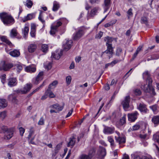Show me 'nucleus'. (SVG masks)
I'll use <instances>...</instances> for the list:
<instances>
[{
  "label": "nucleus",
  "instance_id": "obj_13",
  "mask_svg": "<svg viewBox=\"0 0 159 159\" xmlns=\"http://www.w3.org/2000/svg\"><path fill=\"white\" fill-rule=\"evenodd\" d=\"M104 40L106 42V45H112L111 43L114 40L116 42V38H113L108 36L105 37L104 39Z\"/></svg>",
  "mask_w": 159,
  "mask_h": 159
},
{
  "label": "nucleus",
  "instance_id": "obj_31",
  "mask_svg": "<svg viewBox=\"0 0 159 159\" xmlns=\"http://www.w3.org/2000/svg\"><path fill=\"white\" fill-rule=\"evenodd\" d=\"M59 5L56 1H54L53 3L52 10L53 11H57L59 8Z\"/></svg>",
  "mask_w": 159,
  "mask_h": 159
},
{
  "label": "nucleus",
  "instance_id": "obj_29",
  "mask_svg": "<svg viewBox=\"0 0 159 159\" xmlns=\"http://www.w3.org/2000/svg\"><path fill=\"white\" fill-rule=\"evenodd\" d=\"M62 143L58 144L56 146L54 150V153L53 154V155L55 156L58 153L59 150L61 147Z\"/></svg>",
  "mask_w": 159,
  "mask_h": 159
},
{
  "label": "nucleus",
  "instance_id": "obj_50",
  "mask_svg": "<svg viewBox=\"0 0 159 159\" xmlns=\"http://www.w3.org/2000/svg\"><path fill=\"white\" fill-rule=\"evenodd\" d=\"M150 108L154 112H155L157 109V105H154L152 106H150Z\"/></svg>",
  "mask_w": 159,
  "mask_h": 159
},
{
  "label": "nucleus",
  "instance_id": "obj_43",
  "mask_svg": "<svg viewBox=\"0 0 159 159\" xmlns=\"http://www.w3.org/2000/svg\"><path fill=\"white\" fill-rule=\"evenodd\" d=\"M6 116V113L5 111L0 112V119L3 120Z\"/></svg>",
  "mask_w": 159,
  "mask_h": 159
},
{
  "label": "nucleus",
  "instance_id": "obj_12",
  "mask_svg": "<svg viewBox=\"0 0 159 159\" xmlns=\"http://www.w3.org/2000/svg\"><path fill=\"white\" fill-rule=\"evenodd\" d=\"M83 34V30H79L75 34H74L73 39L75 40L78 39L82 36Z\"/></svg>",
  "mask_w": 159,
  "mask_h": 159
},
{
  "label": "nucleus",
  "instance_id": "obj_63",
  "mask_svg": "<svg viewBox=\"0 0 159 159\" xmlns=\"http://www.w3.org/2000/svg\"><path fill=\"white\" fill-rule=\"evenodd\" d=\"M147 136V134H140L139 135V137L141 139H146Z\"/></svg>",
  "mask_w": 159,
  "mask_h": 159
},
{
  "label": "nucleus",
  "instance_id": "obj_17",
  "mask_svg": "<svg viewBox=\"0 0 159 159\" xmlns=\"http://www.w3.org/2000/svg\"><path fill=\"white\" fill-rule=\"evenodd\" d=\"M115 140L119 144L124 143L125 142L126 138L125 136L123 137H117L115 136Z\"/></svg>",
  "mask_w": 159,
  "mask_h": 159
},
{
  "label": "nucleus",
  "instance_id": "obj_3",
  "mask_svg": "<svg viewBox=\"0 0 159 159\" xmlns=\"http://www.w3.org/2000/svg\"><path fill=\"white\" fill-rule=\"evenodd\" d=\"M130 101V97L129 96H126L121 104L124 109L126 111L129 107V103Z\"/></svg>",
  "mask_w": 159,
  "mask_h": 159
},
{
  "label": "nucleus",
  "instance_id": "obj_22",
  "mask_svg": "<svg viewBox=\"0 0 159 159\" xmlns=\"http://www.w3.org/2000/svg\"><path fill=\"white\" fill-rule=\"evenodd\" d=\"M37 48V46L35 44H30L28 47V51L30 52H32L34 51Z\"/></svg>",
  "mask_w": 159,
  "mask_h": 159
},
{
  "label": "nucleus",
  "instance_id": "obj_25",
  "mask_svg": "<svg viewBox=\"0 0 159 159\" xmlns=\"http://www.w3.org/2000/svg\"><path fill=\"white\" fill-rule=\"evenodd\" d=\"M75 138L74 137L70 138V141L68 143V147H73L75 145Z\"/></svg>",
  "mask_w": 159,
  "mask_h": 159
},
{
  "label": "nucleus",
  "instance_id": "obj_30",
  "mask_svg": "<svg viewBox=\"0 0 159 159\" xmlns=\"http://www.w3.org/2000/svg\"><path fill=\"white\" fill-rule=\"evenodd\" d=\"M33 18V14H29L26 17H25L24 19H22V20L23 22H25L26 21L30 20L32 19Z\"/></svg>",
  "mask_w": 159,
  "mask_h": 159
},
{
  "label": "nucleus",
  "instance_id": "obj_57",
  "mask_svg": "<svg viewBox=\"0 0 159 159\" xmlns=\"http://www.w3.org/2000/svg\"><path fill=\"white\" fill-rule=\"evenodd\" d=\"M44 124V120L43 117H41L39 121L38 124L39 125H43Z\"/></svg>",
  "mask_w": 159,
  "mask_h": 159
},
{
  "label": "nucleus",
  "instance_id": "obj_53",
  "mask_svg": "<svg viewBox=\"0 0 159 159\" xmlns=\"http://www.w3.org/2000/svg\"><path fill=\"white\" fill-rule=\"evenodd\" d=\"M66 83L68 85H69L71 82V77L70 76H68L66 77Z\"/></svg>",
  "mask_w": 159,
  "mask_h": 159
},
{
  "label": "nucleus",
  "instance_id": "obj_19",
  "mask_svg": "<svg viewBox=\"0 0 159 159\" xmlns=\"http://www.w3.org/2000/svg\"><path fill=\"white\" fill-rule=\"evenodd\" d=\"M138 109L141 112L144 113L147 112V109L146 106L143 103H140Z\"/></svg>",
  "mask_w": 159,
  "mask_h": 159
},
{
  "label": "nucleus",
  "instance_id": "obj_24",
  "mask_svg": "<svg viewBox=\"0 0 159 159\" xmlns=\"http://www.w3.org/2000/svg\"><path fill=\"white\" fill-rule=\"evenodd\" d=\"M20 55L19 51L17 49H15L11 52V55L14 57H17Z\"/></svg>",
  "mask_w": 159,
  "mask_h": 159
},
{
  "label": "nucleus",
  "instance_id": "obj_52",
  "mask_svg": "<svg viewBox=\"0 0 159 159\" xmlns=\"http://www.w3.org/2000/svg\"><path fill=\"white\" fill-rule=\"evenodd\" d=\"M103 33L100 31L99 33L95 35V38L97 39H100L103 35Z\"/></svg>",
  "mask_w": 159,
  "mask_h": 159
},
{
  "label": "nucleus",
  "instance_id": "obj_58",
  "mask_svg": "<svg viewBox=\"0 0 159 159\" xmlns=\"http://www.w3.org/2000/svg\"><path fill=\"white\" fill-rule=\"evenodd\" d=\"M100 2V0H89V2L92 4L98 3Z\"/></svg>",
  "mask_w": 159,
  "mask_h": 159
},
{
  "label": "nucleus",
  "instance_id": "obj_23",
  "mask_svg": "<svg viewBox=\"0 0 159 159\" xmlns=\"http://www.w3.org/2000/svg\"><path fill=\"white\" fill-rule=\"evenodd\" d=\"M50 107L55 109L58 111H61L63 109L64 106H60L59 104H56L51 106H50Z\"/></svg>",
  "mask_w": 159,
  "mask_h": 159
},
{
  "label": "nucleus",
  "instance_id": "obj_28",
  "mask_svg": "<svg viewBox=\"0 0 159 159\" xmlns=\"http://www.w3.org/2000/svg\"><path fill=\"white\" fill-rule=\"evenodd\" d=\"M17 84V79L16 77L11 78V87L16 86Z\"/></svg>",
  "mask_w": 159,
  "mask_h": 159
},
{
  "label": "nucleus",
  "instance_id": "obj_2",
  "mask_svg": "<svg viewBox=\"0 0 159 159\" xmlns=\"http://www.w3.org/2000/svg\"><path fill=\"white\" fill-rule=\"evenodd\" d=\"M0 18L4 24L10 23V16L7 13L3 12L0 13Z\"/></svg>",
  "mask_w": 159,
  "mask_h": 159
},
{
  "label": "nucleus",
  "instance_id": "obj_54",
  "mask_svg": "<svg viewBox=\"0 0 159 159\" xmlns=\"http://www.w3.org/2000/svg\"><path fill=\"white\" fill-rule=\"evenodd\" d=\"M19 130L20 135L22 136L25 132V129L22 127H20L19 128Z\"/></svg>",
  "mask_w": 159,
  "mask_h": 159
},
{
  "label": "nucleus",
  "instance_id": "obj_59",
  "mask_svg": "<svg viewBox=\"0 0 159 159\" xmlns=\"http://www.w3.org/2000/svg\"><path fill=\"white\" fill-rule=\"evenodd\" d=\"M6 75L5 74L2 75L1 77L2 82L4 84L5 82V79L6 78Z\"/></svg>",
  "mask_w": 159,
  "mask_h": 159
},
{
  "label": "nucleus",
  "instance_id": "obj_46",
  "mask_svg": "<svg viewBox=\"0 0 159 159\" xmlns=\"http://www.w3.org/2000/svg\"><path fill=\"white\" fill-rule=\"evenodd\" d=\"M125 116H123L120 120V124L121 125H123L125 123Z\"/></svg>",
  "mask_w": 159,
  "mask_h": 159
},
{
  "label": "nucleus",
  "instance_id": "obj_42",
  "mask_svg": "<svg viewBox=\"0 0 159 159\" xmlns=\"http://www.w3.org/2000/svg\"><path fill=\"white\" fill-rule=\"evenodd\" d=\"M60 56H61L59 54H55L54 53H52L51 57L56 59L58 60L60 58Z\"/></svg>",
  "mask_w": 159,
  "mask_h": 159
},
{
  "label": "nucleus",
  "instance_id": "obj_38",
  "mask_svg": "<svg viewBox=\"0 0 159 159\" xmlns=\"http://www.w3.org/2000/svg\"><path fill=\"white\" fill-rule=\"evenodd\" d=\"M116 20L111 21V22L105 24L104 25V26L106 28H107L112 26L116 23Z\"/></svg>",
  "mask_w": 159,
  "mask_h": 159
},
{
  "label": "nucleus",
  "instance_id": "obj_55",
  "mask_svg": "<svg viewBox=\"0 0 159 159\" xmlns=\"http://www.w3.org/2000/svg\"><path fill=\"white\" fill-rule=\"evenodd\" d=\"M47 92H48V91H46L44 94L43 96L41 98V99L42 100H44L48 98V95Z\"/></svg>",
  "mask_w": 159,
  "mask_h": 159
},
{
  "label": "nucleus",
  "instance_id": "obj_15",
  "mask_svg": "<svg viewBox=\"0 0 159 159\" xmlns=\"http://www.w3.org/2000/svg\"><path fill=\"white\" fill-rule=\"evenodd\" d=\"M111 0H104V12H106L110 6Z\"/></svg>",
  "mask_w": 159,
  "mask_h": 159
},
{
  "label": "nucleus",
  "instance_id": "obj_18",
  "mask_svg": "<svg viewBox=\"0 0 159 159\" xmlns=\"http://www.w3.org/2000/svg\"><path fill=\"white\" fill-rule=\"evenodd\" d=\"M7 106V101L4 99L0 98V109L4 108Z\"/></svg>",
  "mask_w": 159,
  "mask_h": 159
},
{
  "label": "nucleus",
  "instance_id": "obj_27",
  "mask_svg": "<svg viewBox=\"0 0 159 159\" xmlns=\"http://www.w3.org/2000/svg\"><path fill=\"white\" fill-rule=\"evenodd\" d=\"M25 70L27 72L32 73L35 71L36 68L35 67H32L31 66H29L25 68Z\"/></svg>",
  "mask_w": 159,
  "mask_h": 159
},
{
  "label": "nucleus",
  "instance_id": "obj_20",
  "mask_svg": "<svg viewBox=\"0 0 159 159\" xmlns=\"http://www.w3.org/2000/svg\"><path fill=\"white\" fill-rule=\"evenodd\" d=\"M14 66L16 67V68L17 69V71L18 73H19V72L22 69L23 67L22 65L20 63H19L18 64L15 65H14L12 63H11V68L14 67Z\"/></svg>",
  "mask_w": 159,
  "mask_h": 159
},
{
  "label": "nucleus",
  "instance_id": "obj_33",
  "mask_svg": "<svg viewBox=\"0 0 159 159\" xmlns=\"http://www.w3.org/2000/svg\"><path fill=\"white\" fill-rule=\"evenodd\" d=\"M57 29L56 27L52 25L51 27V30L50 32V34L52 35L55 34L56 32L57 31Z\"/></svg>",
  "mask_w": 159,
  "mask_h": 159
},
{
  "label": "nucleus",
  "instance_id": "obj_6",
  "mask_svg": "<svg viewBox=\"0 0 159 159\" xmlns=\"http://www.w3.org/2000/svg\"><path fill=\"white\" fill-rule=\"evenodd\" d=\"M1 129L4 134V139L6 140H9L10 139V132L7 127L5 126H3L2 127Z\"/></svg>",
  "mask_w": 159,
  "mask_h": 159
},
{
  "label": "nucleus",
  "instance_id": "obj_7",
  "mask_svg": "<svg viewBox=\"0 0 159 159\" xmlns=\"http://www.w3.org/2000/svg\"><path fill=\"white\" fill-rule=\"evenodd\" d=\"M139 115V113L137 111H135L134 112L129 114H128V120L131 122H134L137 118V116Z\"/></svg>",
  "mask_w": 159,
  "mask_h": 159
},
{
  "label": "nucleus",
  "instance_id": "obj_49",
  "mask_svg": "<svg viewBox=\"0 0 159 159\" xmlns=\"http://www.w3.org/2000/svg\"><path fill=\"white\" fill-rule=\"evenodd\" d=\"M140 128V125H139L137 124L134 125L132 127L131 130L133 131L139 129Z\"/></svg>",
  "mask_w": 159,
  "mask_h": 159
},
{
  "label": "nucleus",
  "instance_id": "obj_60",
  "mask_svg": "<svg viewBox=\"0 0 159 159\" xmlns=\"http://www.w3.org/2000/svg\"><path fill=\"white\" fill-rule=\"evenodd\" d=\"M36 30H31L30 34L32 37H35V36Z\"/></svg>",
  "mask_w": 159,
  "mask_h": 159
},
{
  "label": "nucleus",
  "instance_id": "obj_41",
  "mask_svg": "<svg viewBox=\"0 0 159 159\" xmlns=\"http://www.w3.org/2000/svg\"><path fill=\"white\" fill-rule=\"evenodd\" d=\"M141 22L142 23H144L146 25H147L148 23V20L147 18L145 16L142 17L141 19Z\"/></svg>",
  "mask_w": 159,
  "mask_h": 159
},
{
  "label": "nucleus",
  "instance_id": "obj_14",
  "mask_svg": "<svg viewBox=\"0 0 159 159\" xmlns=\"http://www.w3.org/2000/svg\"><path fill=\"white\" fill-rule=\"evenodd\" d=\"M107 47V50L103 52V53H106L107 54L109 53L111 55H112L113 53V48L112 47V45H106Z\"/></svg>",
  "mask_w": 159,
  "mask_h": 159
},
{
  "label": "nucleus",
  "instance_id": "obj_11",
  "mask_svg": "<svg viewBox=\"0 0 159 159\" xmlns=\"http://www.w3.org/2000/svg\"><path fill=\"white\" fill-rule=\"evenodd\" d=\"M94 152V150L93 149L89 151L88 155L83 154L81 155L80 157L81 159H91L92 157V155Z\"/></svg>",
  "mask_w": 159,
  "mask_h": 159
},
{
  "label": "nucleus",
  "instance_id": "obj_56",
  "mask_svg": "<svg viewBox=\"0 0 159 159\" xmlns=\"http://www.w3.org/2000/svg\"><path fill=\"white\" fill-rule=\"evenodd\" d=\"M45 82V81H44L41 85L39 86L37 88L35 89L34 90V92L35 93L36 92H37V91L39 90L43 86H44V85Z\"/></svg>",
  "mask_w": 159,
  "mask_h": 159
},
{
  "label": "nucleus",
  "instance_id": "obj_48",
  "mask_svg": "<svg viewBox=\"0 0 159 159\" xmlns=\"http://www.w3.org/2000/svg\"><path fill=\"white\" fill-rule=\"evenodd\" d=\"M58 83L57 82V81H54L51 84H50L48 88L52 89V86H55Z\"/></svg>",
  "mask_w": 159,
  "mask_h": 159
},
{
  "label": "nucleus",
  "instance_id": "obj_4",
  "mask_svg": "<svg viewBox=\"0 0 159 159\" xmlns=\"http://www.w3.org/2000/svg\"><path fill=\"white\" fill-rule=\"evenodd\" d=\"M32 87V85L31 84H27L24 87L23 89H21L17 91V93L22 94H26L29 92L31 88Z\"/></svg>",
  "mask_w": 159,
  "mask_h": 159
},
{
  "label": "nucleus",
  "instance_id": "obj_62",
  "mask_svg": "<svg viewBox=\"0 0 159 159\" xmlns=\"http://www.w3.org/2000/svg\"><path fill=\"white\" fill-rule=\"evenodd\" d=\"M36 25L34 24H31V30H36Z\"/></svg>",
  "mask_w": 159,
  "mask_h": 159
},
{
  "label": "nucleus",
  "instance_id": "obj_34",
  "mask_svg": "<svg viewBox=\"0 0 159 159\" xmlns=\"http://www.w3.org/2000/svg\"><path fill=\"white\" fill-rule=\"evenodd\" d=\"M25 6L29 8H31L33 3L31 0H27L25 2Z\"/></svg>",
  "mask_w": 159,
  "mask_h": 159
},
{
  "label": "nucleus",
  "instance_id": "obj_44",
  "mask_svg": "<svg viewBox=\"0 0 159 159\" xmlns=\"http://www.w3.org/2000/svg\"><path fill=\"white\" fill-rule=\"evenodd\" d=\"M39 20L43 24V26L45 25V21L42 18V12H40L38 17Z\"/></svg>",
  "mask_w": 159,
  "mask_h": 159
},
{
  "label": "nucleus",
  "instance_id": "obj_39",
  "mask_svg": "<svg viewBox=\"0 0 159 159\" xmlns=\"http://www.w3.org/2000/svg\"><path fill=\"white\" fill-rule=\"evenodd\" d=\"M108 141L111 143V147L114 146V142L113 139L111 136H109L107 138Z\"/></svg>",
  "mask_w": 159,
  "mask_h": 159
},
{
  "label": "nucleus",
  "instance_id": "obj_9",
  "mask_svg": "<svg viewBox=\"0 0 159 159\" xmlns=\"http://www.w3.org/2000/svg\"><path fill=\"white\" fill-rule=\"evenodd\" d=\"M115 131L114 127L105 126L103 130V133L106 134H111L113 133Z\"/></svg>",
  "mask_w": 159,
  "mask_h": 159
},
{
  "label": "nucleus",
  "instance_id": "obj_32",
  "mask_svg": "<svg viewBox=\"0 0 159 159\" xmlns=\"http://www.w3.org/2000/svg\"><path fill=\"white\" fill-rule=\"evenodd\" d=\"M51 89L48 88L46 91H48V95L50 98H54L55 97V95L51 91Z\"/></svg>",
  "mask_w": 159,
  "mask_h": 159
},
{
  "label": "nucleus",
  "instance_id": "obj_61",
  "mask_svg": "<svg viewBox=\"0 0 159 159\" xmlns=\"http://www.w3.org/2000/svg\"><path fill=\"white\" fill-rule=\"evenodd\" d=\"M122 51V49L121 48H119L117 49L116 51V55H119L120 53H121Z\"/></svg>",
  "mask_w": 159,
  "mask_h": 159
},
{
  "label": "nucleus",
  "instance_id": "obj_21",
  "mask_svg": "<svg viewBox=\"0 0 159 159\" xmlns=\"http://www.w3.org/2000/svg\"><path fill=\"white\" fill-rule=\"evenodd\" d=\"M68 45H67L66 44H63V50L65 51H68L71 48V44L72 43V40H70L68 42Z\"/></svg>",
  "mask_w": 159,
  "mask_h": 159
},
{
  "label": "nucleus",
  "instance_id": "obj_35",
  "mask_svg": "<svg viewBox=\"0 0 159 159\" xmlns=\"http://www.w3.org/2000/svg\"><path fill=\"white\" fill-rule=\"evenodd\" d=\"M52 62H47L44 64V67L48 70H50L52 68Z\"/></svg>",
  "mask_w": 159,
  "mask_h": 159
},
{
  "label": "nucleus",
  "instance_id": "obj_51",
  "mask_svg": "<svg viewBox=\"0 0 159 159\" xmlns=\"http://www.w3.org/2000/svg\"><path fill=\"white\" fill-rule=\"evenodd\" d=\"M134 93L136 95H140L141 93V92L139 89H136L134 90Z\"/></svg>",
  "mask_w": 159,
  "mask_h": 159
},
{
  "label": "nucleus",
  "instance_id": "obj_26",
  "mask_svg": "<svg viewBox=\"0 0 159 159\" xmlns=\"http://www.w3.org/2000/svg\"><path fill=\"white\" fill-rule=\"evenodd\" d=\"M18 34L16 29H13L11 31V37L14 38L16 37Z\"/></svg>",
  "mask_w": 159,
  "mask_h": 159
},
{
  "label": "nucleus",
  "instance_id": "obj_40",
  "mask_svg": "<svg viewBox=\"0 0 159 159\" xmlns=\"http://www.w3.org/2000/svg\"><path fill=\"white\" fill-rule=\"evenodd\" d=\"M29 29L28 26H25L24 29L23 30V33L25 37H26L28 34L29 32Z\"/></svg>",
  "mask_w": 159,
  "mask_h": 159
},
{
  "label": "nucleus",
  "instance_id": "obj_8",
  "mask_svg": "<svg viewBox=\"0 0 159 159\" xmlns=\"http://www.w3.org/2000/svg\"><path fill=\"white\" fill-rule=\"evenodd\" d=\"M43 72H40L36 78L34 80V82L35 84H38L43 78Z\"/></svg>",
  "mask_w": 159,
  "mask_h": 159
},
{
  "label": "nucleus",
  "instance_id": "obj_37",
  "mask_svg": "<svg viewBox=\"0 0 159 159\" xmlns=\"http://www.w3.org/2000/svg\"><path fill=\"white\" fill-rule=\"evenodd\" d=\"M98 9V7H95L91 10L90 15L91 16H93L95 15L96 13L97 12Z\"/></svg>",
  "mask_w": 159,
  "mask_h": 159
},
{
  "label": "nucleus",
  "instance_id": "obj_10",
  "mask_svg": "<svg viewBox=\"0 0 159 159\" xmlns=\"http://www.w3.org/2000/svg\"><path fill=\"white\" fill-rule=\"evenodd\" d=\"M9 68V66L5 61H2L0 63V70L7 71Z\"/></svg>",
  "mask_w": 159,
  "mask_h": 159
},
{
  "label": "nucleus",
  "instance_id": "obj_5",
  "mask_svg": "<svg viewBox=\"0 0 159 159\" xmlns=\"http://www.w3.org/2000/svg\"><path fill=\"white\" fill-rule=\"evenodd\" d=\"M97 154L99 158H103L106 154L105 148L102 147L100 146L98 151Z\"/></svg>",
  "mask_w": 159,
  "mask_h": 159
},
{
  "label": "nucleus",
  "instance_id": "obj_47",
  "mask_svg": "<svg viewBox=\"0 0 159 159\" xmlns=\"http://www.w3.org/2000/svg\"><path fill=\"white\" fill-rule=\"evenodd\" d=\"M131 156L134 159H141L140 156L137 154H132Z\"/></svg>",
  "mask_w": 159,
  "mask_h": 159
},
{
  "label": "nucleus",
  "instance_id": "obj_45",
  "mask_svg": "<svg viewBox=\"0 0 159 159\" xmlns=\"http://www.w3.org/2000/svg\"><path fill=\"white\" fill-rule=\"evenodd\" d=\"M48 47L46 44H43L42 45V50L43 52H46L48 50Z\"/></svg>",
  "mask_w": 159,
  "mask_h": 159
},
{
  "label": "nucleus",
  "instance_id": "obj_1",
  "mask_svg": "<svg viewBox=\"0 0 159 159\" xmlns=\"http://www.w3.org/2000/svg\"><path fill=\"white\" fill-rule=\"evenodd\" d=\"M143 77L144 79H146L147 81H148V84H145L143 86H142L141 88L145 92L149 93L150 94L155 95L156 94L154 89L151 87V84L152 83V80L150 77V75L148 71H146L143 74Z\"/></svg>",
  "mask_w": 159,
  "mask_h": 159
},
{
  "label": "nucleus",
  "instance_id": "obj_36",
  "mask_svg": "<svg viewBox=\"0 0 159 159\" xmlns=\"http://www.w3.org/2000/svg\"><path fill=\"white\" fill-rule=\"evenodd\" d=\"M0 38L1 40L2 41L5 43L9 45H10L9 41L7 39V38L6 36H2L0 37Z\"/></svg>",
  "mask_w": 159,
  "mask_h": 159
},
{
  "label": "nucleus",
  "instance_id": "obj_16",
  "mask_svg": "<svg viewBox=\"0 0 159 159\" xmlns=\"http://www.w3.org/2000/svg\"><path fill=\"white\" fill-rule=\"evenodd\" d=\"M152 121L154 125V126H156L159 124V115L153 116L152 119Z\"/></svg>",
  "mask_w": 159,
  "mask_h": 159
},
{
  "label": "nucleus",
  "instance_id": "obj_64",
  "mask_svg": "<svg viewBox=\"0 0 159 159\" xmlns=\"http://www.w3.org/2000/svg\"><path fill=\"white\" fill-rule=\"evenodd\" d=\"M127 13L129 16H132L133 15L132 9L131 8H130L127 11Z\"/></svg>",
  "mask_w": 159,
  "mask_h": 159
}]
</instances>
